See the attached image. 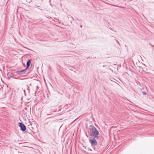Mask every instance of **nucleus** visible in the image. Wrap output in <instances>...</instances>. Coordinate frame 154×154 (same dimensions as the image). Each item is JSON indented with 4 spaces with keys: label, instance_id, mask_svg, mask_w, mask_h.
Listing matches in <instances>:
<instances>
[{
    "label": "nucleus",
    "instance_id": "nucleus-7",
    "mask_svg": "<svg viewBox=\"0 0 154 154\" xmlns=\"http://www.w3.org/2000/svg\"><path fill=\"white\" fill-rule=\"evenodd\" d=\"M50 114H47V115H49Z\"/></svg>",
    "mask_w": 154,
    "mask_h": 154
},
{
    "label": "nucleus",
    "instance_id": "nucleus-3",
    "mask_svg": "<svg viewBox=\"0 0 154 154\" xmlns=\"http://www.w3.org/2000/svg\"><path fill=\"white\" fill-rule=\"evenodd\" d=\"M19 127L20 128V130L23 131L26 130V127L22 123H19Z\"/></svg>",
    "mask_w": 154,
    "mask_h": 154
},
{
    "label": "nucleus",
    "instance_id": "nucleus-5",
    "mask_svg": "<svg viewBox=\"0 0 154 154\" xmlns=\"http://www.w3.org/2000/svg\"><path fill=\"white\" fill-rule=\"evenodd\" d=\"M31 63V60H29L26 63V68L27 69Z\"/></svg>",
    "mask_w": 154,
    "mask_h": 154
},
{
    "label": "nucleus",
    "instance_id": "nucleus-2",
    "mask_svg": "<svg viewBox=\"0 0 154 154\" xmlns=\"http://www.w3.org/2000/svg\"><path fill=\"white\" fill-rule=\"evenodd\" d=\"M95 138L92 139H90L89 142L91 143L92 146H96L97 144V142L95 139Z\"/></svg>",
    "mask_w": 154,
    "mask_h": 154
},
{
    "label": "nucleus",
    "instance_id": "nucleus-6",
    "mask_svg": "<svg viewBox=\"0 0 154 154\" xmlns=\"http://www.w3.org/2000/svg\"><path fill=\"white\" fill-rule=\"evenodd\" d=\"M142 93L143 95H146V93L144 91L142 92Z\"/></svg>",
    "mask_w": 154,
    "mask_h": 154
},
{
    "label": "nucleus",
    "instance_id": "nucleus-4",
    "mask_svg": "<svg viewBox=\"0 0 154 154\" xmlns=\"http://www.w3.org/2000/svg\"><path fill=\"white\" fill-rule=\"evenodd\" d=\"M26 69H25L23 70H21L18 71L17 72H16L18 75H20L23 73L24 71L26 70Z\"/></svg>",
    "mask_w": 154,
    "mask_h": 154
},
{
    "label": "nucleus",
    "instance_id": "nucleus-1",
    "mask_svg": "<svg viewBox=\"0 0 154 154\" xmlns=\"http://www.w3.org/2000/svg\"><path fill=\"white\" fill-rule=\"evenodd\" d=\"M89 130L90 133V135L93 136L94 138L99 139L100 136H98L99 133L96 128L94 126H91Z\"/></svg>",
    "mask_w": 154,
    "mask_h": 154
}]
</instances>
